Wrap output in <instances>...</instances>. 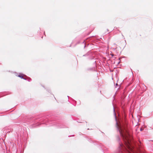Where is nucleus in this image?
<instances>
[{
  "instance_id": "20e7f679",
  "label": "nucleus",
  "mask_w": 153,
  "mask_h": 153,
  "mask_svg": "<svg viewBox=\"0 0 153 153\" xmlns=\"http://www.w3.org/2000/svg\"><path fill=\"white\" fill-rule=\"evenodd\" d=\"M140 130L141 131H142V129L141 128L140 129Z\"/></svg>"
},
{
  "instance_id": "f03ea898",
  "label": "nucleus",
  "mask_w": 153,
  "mask_h": 153,
  "mask_svg": "<svg viewBox=\"0 0 153 153\" xmlns=\"http://www.w3.org/2000/svg\"><path fill=\"white\" fill-rule=\"evenodd\" d=\"M24 76H25V75L22 74H20L18 76V77H20L21 78H23Z\"/></svg>"
},
{
  "instance_id": "f257e3e1",
  "label": "nucleus",
  "mask_w": 153,
  "mask_h": 153,
  "mask_svg": "<svg viewBox=\"0 0 153 153\" xmlns=\"http://www.w3.org/2000/svg\"><path fill=\"white\" fill-rule=\"evenodd\" d=\"M119 131L127 148L128 149L126 150L128 153H138L134 152L133 147L131 145L130 141L132 139V137L129 133L126 126L125 125L120 127Z\"/></svg>"
},
{
  "instance_id": "7ed1b4c3",
  "label": "nucleus",
  "mask_w": 153,
  "mask_h": 153,
  "mask_svg": "<svg viewBox=\"0 0 153 153\" xmlns=\"http://www.w3.org/2000/svg\"><path fill=\"white\" fill-rule=\"evenodd\" d=\"M116 86H117V85H118V84H117H117H116Z\"/></svg>"
}]
</instances>
